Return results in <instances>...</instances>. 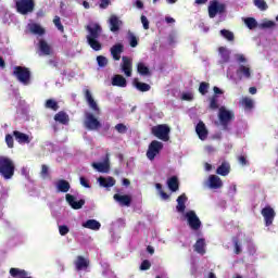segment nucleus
<instances>
[{
    "instance_id": "69168bd1",
    "label": "nucleus",
    "mask_w": 278,
    "mask_h": 278,
    "mask_svg": "<svg viewBox=\"0 0 278 278\" xmlns=\"http://www.w3.org/2000/svg\"><path fill=\"white\" fill-rule=\"evenodd\" d=\"M160 195H161L162 199H164L165 201H166L167 199H170V195H168V193L164 192V190H161Z\"/></svg>"
},
{
    "instance_id": "4c0bfd02",
    "label": "nucleus",
    "mask_w": 278,
    "mask_h": 278,
    "mask_svg": "<svg viewBox=\"0 0 278 278\" xmlns=\"http://www.w3.org/2000/svg\"><path fill=\"white\" fill-rule=\"evenodd\" d=\"M39 49L43 55H51V46L47 43L43 39L39 41Z\"/></svg>"
},
{
    "instance_id": "5fc2aeb1",
    "label": "nucleus",
    "mask_w": 278,
    "mask_h": 278,
    "mask_svg": "<svg viewBox=\"0 0 278 278\" xmlns=\"http://www.w3.org/2000/svg\"><path fill=\"white\" fill-rule=\"evenodd\" d=\"M151 268V262L149 260L142 261L140 270H149Z\"/></svg>"
},
{
    "instance_id": "20e7f679",
    "label": "nucleus",
    "mask_w": 278,
    "mask_h": 278,
    "mask_svg": "<svg viewBox=\"0 0 278 278\" xmlns=\"http://www.w3.org/2000/svg\"><path fill=\"white\" fill-rule=\"evenodd\" d=\"M15 9L22 16H27V14H31L36 9V2L34 0H16Z\"/></svg>"
},
{
    "instance_id": "49530a36",
    "label": "nucleus",
    "mask_w": 278,
    "mask_h": 278,
    "mask_svg": "<svg viewBox=\"0 0 278 278\" xmlns=\"http://www.w3.org/2000/svg\"><path fill=\"white\" fill-rule=\"evenodd\" d=\"M233 247H235V254L240 255L242 253V249L240 248V240L237 237L232 238Z\"/></svg>"
},
{
    "instance_id": "2eb2a0df",
    "label": "nucleus",
    "mask_w": 278,
    "mask_h": 278,
    "mask_svg": "<svg viewBox=\"0 0 278 278\" xmlns=\"http://www.w3.org/2000/svg\"><path fill=\"white\" fill-rule=\"evenodd\" d=\"M113 199H114V201L119 203V205L122 207H129L131 205V197L130 195H127V194L122 195V194L115 193L113 195Z\"/></svg>"
},
{
    "instance_id": "6ab92c4d",
    "label": "nucleus",
    "mask_w": 278,
    "mask_h": 278,
    "mask_svg": "<svg viewBox=\"0 0 278 278\" xmlns=\"http://www.w3.org/2000/svg\"><path fill=\"white\" fill-rule=\"evenodd\" d=\"M75 266H76V270H85L86 268H88V266H90V261L81 255H78L76 257V261L74 262Z\"/></svg>"
},
{
    "instance_id": "864d4df0",
    "label": "nucleus",
    "mask_w": 278,
    "mask_h": 278,
    "mask_svg": "<svg viewBox=\"0 0 278 278\" xmlns=\"http://www.w3.org/2000/svg\"><path fill=\"white\" fill-rule=\"evenodd\" d=\"M68 231H71L68 226H66V225L59 226V233H60V236H66L68 233Z\"/></svg>"
},
{
    "instance_id": "c9c22d12",
    "label": "nucleus",
    "mask_w": 278,
    "mask_h": 278,
    "mask_svg": "<svg viewBox=\"0 0 278 278\" xmlns=\"http://www.w3.org/2000/svg\"><path fill=\"white\" fill-rule=\"evenodd\" d=\"M11 277H20V278H23V277H27V270L25 269H21V268H16V267H12L10 270H9Z\"/></svg>"
},
{
    "instance_id": "412c9836",
    "label": "nucleus",
    "mask_w": 278,
    "mask_h": 278,
    "mask_svg": "<svg viewBox=\"0 0 278 278\" xmlns=\"http://www.w3.org/2000/svg\"><path fill=\"white\" fill-rule=\"evenodd\" d=\"M98 182L100 186H102V188H113V186H116V179H114V177L109 176V177H103L100 176L98 178Z\"/></svg>"
},
{
    "instance_id": "9b49d317",
    "label": "nucleus",
    "mask_w": 278,
    "mask_h": 278,
    "mask_svg": "<svg viewBox=\"0 0 278 278\" xmlns=\"http://www.w3.org/2000/svg\"><path fill=\"white\" fill-rule=\"evenodd\" d=\"M85 99L92 112H94L96 116H99L101 114V109L99 108V104H97V101H94V98H92V93L90 92V89H85Z\"/></svg>"
},
{
    "instance_id": "393cba45",
    "label": "nucleus",
    "mask_w": 278,
    "mask_h": 278,
    "mask_svg": "<svg viewBox=\"0 0 278 278\" xmlns=\"http://www.w3.org/2000/svg\"><path fill=\"white\" fill-rule=\"evenodd\" d=\"M176 201H177V205H176L177 212H179V214H184V212H186V201H188V195H186V193H182L177 198Z\"/></svg>"
},
{
    "instance_id": "dca6fc26",
    "label": "nucleus",
    "mask_w": 278,
    "mask_h": 278,
    "mask_svg": "<svg viewBox=\"0 0 278 278\" xmlns=\"http://www.w3.org/2000/svg\"><path fill=\"white\" fill-rule=\"evenodd\" d=\"M125 51V46L123 43H115L111 49V55L115 62H118L121 60V54Z\"/></svg>"
},
{
    "instance_id": "aec40b11",
    "label": "nucleus",
    "mask_w": 278,
    "mask_h": 278,
    "mask_svg": "<svg viewBox=\"0 0 278 278\" xmlns=\"http://www.w3.org/2000/svg\"><path fill=\"white\" fill-rule=\"evenodd\" d=\"M13 136L18 144H29V142H31V139H29V135L21 132L18 130H14Z\"/></svg>"
},
{
    "instance_id": "4468645a",
    "label": "nucleus",
    "mask_w": 278,
    "mask_h": 278,
    "mask_svg": "<svg viewBox=\"0 0 278 278\" xmlns=\"http://www.w3.org/2000/svg\"><path fill=\"white\" fill-rule=\"evenodd\" d=\"M134 63L129 56L122 58V71L126 77H131Z\"/></svg>"
},
{
    "instance_id": "5701e85b",
    "label": "nucleus",
    "mask_w": 278,
    "mask_h": 278,
    "mask_svg": "<svg viewBox=\"0 0 278 278\" xmlns=\"http://www.w3.org/2000/svg\"><path fill=\"white\" fill-rule=\"evenodd\" d=\"M109 25H110L111 31H113V34H114L116 31H119L121 25H123V22H121V20H118V16L111 15L110 20H109Z\"/></svg>"
},
{
    "instance_id": "473e14b6",
    "label": "nucleus",
    "mask_w": 278,
    "mask_h": 278,
    "mask_svg": "<svg viewBox=\"0 0 278 278\" xmlns=\"http://www.w3.org/2000/svg\"><path fill=\"white\" fill-rule=\"evenodd\" d=\"M218 51L223 64H227V62H229L231 59V51H229L226 47H219Z\"/></svg>"
},
{
    "instance_id": "1a4fd4ad",
    "label": "nucleus",
    "mask_w": 278,
    "mask_h": 278,
    "mask_svg": "<svg viewBox=\"0 0 278 278\" xmlns=\"http://www.w3.org/2000/svg\"><path fill=\"white\" fill-rule=\"evenodd\" d=\"M163 149H164V143L157 140L151 141L147 151L148 160L153 162V160H155V156L160 155V151H162Z\"/></svg>"
},
{
    "instance_id": "a211bd4d",
    "label": "nucleus",
    "mask_w": 278,
    "mask_h": 278,
    "mask_svg": "<svg viewBox=\"0 0 278 278\" xmlns=\"http://www.w3.org/2000/svg\"><path fill=\"white\" fill-rule=\"evenodd\" d=\"M92 167L98 170V173H110V157H105L102 163H92Z\"/></svg>"
},
{
    "instance_id": "052dcab7",
    "label": "nucleus",
    "mask_w": 278,
    "mask_h": 278,
    "mask_svg": "<svg viewBox=\"0 0 278 278\" xmlns=\"http://www.w3.org/2000/svg\"><path fill=\"white\" fill-rule=\"evenodd\" d=\"M141 23L143 25V29H149V18H147V16L141 15Z\"/></svg>"
},
{
    "instance_id": "338daca9",
    "label": "nucleus",
    "mask_w": 278,
    "mask_h": 278,
    "mask_svg": "<svg viewBox=\"0 0 278 278\" xmlns=\"http://www.w3.org/2000/svg\"><path fill=\"white\" fill-rule=\"evenodd\" d=\"M213 92H214L215 97H217L216 94H223V91L218 87H214Z\"/></svg>"
},
{
    "instance_id": "a878e982",
    "label": "nucleus",
    "mask_w": 278,
    "mask_h": 278,
    "mask_svg": "<svg viewBox=\"0 0 278 278\" xmlns=\"http://www.w3.org/2000/svg\"><path fill=\"white\" fill-rule=\"evenodd\" d=\"M112 86H117L118 88H127V79L121 74H116L112 78Z\"/></svg>"
},
{
    "instance_id": "0e129e2a",
    "label": "nucleus",
    "mask_w": 278,
    "mask_h": 278,
    "mask_svg": "<svg viewBox=\"0 0 278 278\" xmlns=\"http://www.w3.org/2000/svg\"><path fill=\"white\" fill-rule=\"evenodd\" d=\"M182 99L184 101H192V93H184Z\"/></svg>"
},
{
    "instance_id": "e2e57ef3",
    "label": "nucleus",
    "mask_w": 278,
    "mask_h": 278,
    "mask_svg": "<svg viewBox=\"0 0 278 278\" xmlns=\"http://www.w3.org/2000/svg\"><path fill=\"white\" fill-rule=\"evenodd\" d=\"M236 60L237 62H239V64L247 62V58L244 56V54H236Z\"/></svg>"
},
{
    "instance_id": "774afa93",
    "label": "nucleus",
    "mask_w": 278,
    "mask_h": 278,
    "mask_svg": "<svg viewBox=\"0 0 278 278\" xmlns=\"http://www.w3.org/2000/svg\"><path fill=\"white\" fill-rule=\"evenodd\" d=\"M136 5L139 10H142V8H144V3L141 0H137Z\"/></svg>"
},
{
    "instance_id": "f704fd0d",
    "label": "nucleus",
    "mask_w": 278,
    "mask_h": 278,
    "mask_svg": "<svg viewBox=\"0 0 278 278\" xmlns=\"http://www.w3.org/2000/svg\"><path fill=\"white\" fill-rule=\"evenodd\" d=\"M56 189L59 190V192H68V190H71V182H68L65 179H60L56 182Z\"/></svg>"
},
{
    "instance_id": "13d9d810",
    "label": "nucleus",
    "mask_w": 278,
    "mask_h": 278,
    "mask_svg": "<svg viewBox=\"0 0 278 278\" xmlns=\"http://www.w3.org/2000/svg\"><path fill=\"white\" fill-rule=\"evenodd\" d=\"M41 177H49V166L41 165Z\"/></svg>"
},
{
    "instance_id": "39448f33",
    "label": "nucleus",
    "mask_w": 278,
    "mask_h": 278,
    "mask_svg": "<svg viewBox=\"0 0 278 278\" xmlns=\"http://www.w3.org/2000/svg\"><path fill=\"white\" fill-rule=\"evenodd\" d=\"M152 134L159 140H163V142H168L170 140V127H168L166 124L153 126Z\"/></svg>"
},
{
    "instance_id": "6e6d98bb",
    "label": "nucleus",
    "mask_w": 278,
    "mask_h": 278,
    "mask_svg": "<svg viewBox=\"0 0 278 278\" xmlns=\"http://www.w3.org/2000/svg\"><path fill=\"white\" fill-rule=\"evenodd\" d=\"M110 3H112V1L110 0H100L99 8L101 10H108V8L110 7Z\"/></svg>"
},
{
    "instance_id": "a19ab883",
    "label": "nucleus",
    "mask_w": 278,
    "mask_h": 278,
    "mask_svg": "<svg viewBox=\"0 0 278 278\" xmlns=\"http://www.w3.org/2000/svg\"><path fill=\"white\" fill-rule=\"evenodd\" d=\"M244 24L250 29H255V27H257V21L254 17H247Z\"/></svg>"
},
{
    "instance_id": "37998d69",
    "label": "nucleus",
    "mask_w": 278,
    "mask_h": 278,
    "mask_svg": "<svg viewBox=\"0 0 278 278\" xmlns=\"http://www.w3.org/2000/svg\"><path fill=\"white\" fill-rule=\"evenodd\" d=\"M210 110H218V96H212L208 104Z\"/></svg>"
},
{
    "instance_id": "ddd939ff",
    "label": "nucleus",
    "mask_w": 278,
    "mask_h": 278,
    "mask_svg": "<svg viewBox=\"0 0 278 278\" xmlns=\"http://www.w3.org/2000/svg\"><path fill=\"white\" fill-rule=\"evenodd\" d=\"M65 200L71 205L72 210H81L84 205H86V200L80 199L79 201H75V195L67 193L65 195Z\"/></svg>"
},
{
    "instance_id": "7c9ffc66",
    "label": "nucleus",
    "mask_w": 278,
    "mask_h": 278,
    "mask_svg": "<svg viewBox=\"0 0 278 278\" xmlns=\"http://www.w3.org/2000/svg\"><path fill=\"white\" fill-rule=\"evenodd\" d=\"M137 73H139V75L142 77L151 76V70H149V66H147L144 62L137 63Z\"/></svg>"
},
{
    "instance_id": "a18cd8bd",
    "label": "nucleus",
    "mask_w": 278,
    "mask_h": 278,
    "mask_svg": "<svg viewBox=\"0 0 278 278\" xmlns=\"http://www.w3.org/2000/svg\"><path fill=\"white\" fill-rule=\"evenodd\" d=\"M254 5L262 11L268 10V4L265 0H254Z\"/></svg>"
},
{
    "instance_id": "6e6552de",
    "label": "nucleus",
    "mask_w": 278,
    "mask_h": 278,
    "mask_svg": "<svg viewBox=\"0 0 278 278\" xmlns=\"http://www.w3.org/2000/svg\"><path fill=\"white\" fill-rule=\"evenodd\" d=\"M227 7L225 3H219L218 0H213L208 4L210 18H216L217 14H225Z\"/></svg>"
},
{
    "instance_id": "e433bc0d",
    "label": "nucleus",
    "mask_w": 278,
    "mask_h": 278,
    "mask_svg": "<svg viewBox=\"0 0 278 278\" xmlns=\"http://www.w3.org/2000/svg\"><path fill=\"white\" fill-rule=\"evenodd\" d=\"M46 110H52V112H58L60 110V104L54 99H48L45 103Z\"/></svg>"
},
{
    "instance_id": "79ce46f5",
    "label": "nucleus",
    "mask_w": 278,
    "mask_h": 278,
    "mask_svg": "<svg viewBox=\"0 0 278 278\" xmlns=\"http://www.w3.org/2000/svg\"><path fill=\"white\" fill-rule=\"evenodd\" d=\"M128 40H129V45L132 49H136V47H138V37H136V35H134V33H131V31L128 33Z\"/></svg>"
},
{
    "instance_id": "f257e3e1",
    "label": "nucleus",
    "mask_w": 278,
    "mask_h": 278,
    "mask_svg": "<svg viewBox=\"0 0 278 278\" xmlns=\"http://www.w3.org/2000/svg\"><path fill=\"white\" fill-rule=\"evenodd\" d=\"M85 29L88 31V35L86 36L87 45H89L93 51H101L103 49V45L99 41L101 34H103L101 25L93 23L85 26Z\"/></svg>"
},
{
    "instance_id": "603ef678",
    "label": "nucleus",
    "mask_w": 278,
    "mask_h": 278,
    "mask_svg": "<svg viewBox=\"0 0 278 278\" xmlns=\"http://www.w3.org/2000/svg\"><path fill=\"white\" fill-rule=\"evenodd\" d=\"M115 129L118 134H127V126L123 123L116 124Z\"/></svg>"
},
{
    "instance_id": "f03ea898",
    "label": "nucleus",
    "mask_w": 278,
    "mask_h": 278,
    "mask_svg": "<svg viewBox=\"0 0 278 278\" xmlns=\"http://www.w3.org/2000/svg\"><path fill=\"white\" fill-rule=\"evenodd\" d=\"M16 170L14 161L8 156H0V175L3 179H12Z\"/></svg>"
},
{
    "instance_id": "f3484780",
    "label": "nucleus",
    "mask_w": 278,
    "mask_h": 278,
    "mask_svg": "<svg viewBox=\"0 0 278 278\" xmlns=\"http://www.w3.org/2000/svg\"><path fill=\"white\" fill-rule=\"evenodd\" d=\"M195 134H198V138L201 140H207L208 131L207 127H205V123L199 122L195 126Z\"/></svg>"
},
{
    "instance_id": "09e8293b",
    "label": "nucleus",
    "mask_w": 278,
    "mask_h": 278,
    "mask_svg": "<svg viewBox=\"0 0 278 278\" xmlns=\"http://www.w3.org/2000/svg\"><path fill=\"white\" fill-rule=\"evenodd\" d=\"M5 143L9 149H14V137L10 134L5 135Z\"/></svg>"
},
{
    "instance_id": "9d476101",
    "label": "nucleus",
    "mask_w": 278,
    "mask_h": 278,
    "mask_svg": "<svg viewBox=\"0 0 278 278\" xmlns=\"http://www.w3.org/2000/svg\"><path fill=\"white\" fill-rule=\"evenodd\" d=\"M185 217L192 231H199L201 229V219L194 211H188Z\"/></svg>"
},
{
    "instance_id": "bb28decb",
    "label": "nucleus",
    "mask_w": 278,
    "mask_h": 278,
    "mask_svg": "<svg viewBox=\"0 0 278 278\" xmlns=\"http://www.w3.org/2000/svg\"><path fill=\"white\" fill-rule=\"evenodd\" d=\"M229 173H231V165H229L227 162H223L216 169V174L220 175L222 177H227Z\"/></svg>"
},
{
    "instance_id": "0eeeda50",
    "label": "nucleus",
    "mask_w": 278,
    "mask_h": 278,
    "mask_svg": "<svg viewBox=\"0 0 278 278\" xmlns=\"http://www.w3.org/2000/svg\"><path fill=\"white\" fill-rule=\"evenodd\" d=\"M218 118L222 127L228 129L229 123L236 118L232 111L227 110L225 106L219 108Z\"/></svg>"
},
{
    "instance_id": "de8ad7c7",
    "label": "nucleus",
    "mask_w": 278,
    "mask_h": 278,
    "mask_svg": "<svg viewBox=\"0 0 278 278\" xmlns=\"http://www.w3.org/2000/svg\"><path fill=\"white\" fill-rule=\"evenodd\" d=\"M53 24L59 29V31H61V34H64V25H62V21L60 20V16H55L53 18Z\"/></svg>"
},
{
    "instance_id": "8fccbe9b",
    "label": "nucleus",
    "mask_w": 278,
    "mask_h": 278,
    "mask_svg": "<svg viewBox=\"0 0 278 278\" xmlns=\"http://www.w3.org/2000/svg\"><path fill=\"white\" fill-rule=\"evenodd\" d=\"M207 90H210V85L208 83H201L200 86H199V92L200 94H205L207 92Z\"/></svg>"
},
{
    "instance_id": "72a5a7b5",
    "label": "nucleus",
    "mask_w": 278,
    "mask_h": 278,
    "mask_svg": "<svg viewBox=\"0 0 278 278\" xmlns=\"http://www.w3.org/2000/svg\"><path fill=\"white\" fill-rule=\"evenodd\" d=\"M134 86L139 92H149L151 90V85L147 83H141L138 80V78L134 79Z\"/></svg>"
},
{
    "instance_id": "680f3d73",
    "label": "nucleus",
    "mask_w": 278,
    "mask_h": 278,
    "mask_svg": "<svg viewBox=\"0 0 278 278\" xmlns=\"http://www.w3.org/2000/svg\"><path fill=\"white\" fill-rule=\"evenodd\" d=\"M80 185L84 188H90V182H88V179H86V177H84V176L80 177Z\"/></svg>"
},
{
    "instance_id": "cd10ccee",
    "label": "nucleus",
    "mask_w": 278,
    "mask_h": 278,
    "mask_svg": "<svg viewBox=\"0 0 278 278\" xmlns=\"http://www.w3.org/2000/svg\"><path fill=\"white\" fill-rule=\"evenodd\" d=\"M85 229H91L92 231H99L101 229V223L97 219H88L83 224Z\"/></svg>"
},
{
    "instance_id": "58836bf2",
    "label": "nucleus",
    "mask_w": 278,
    "mask_h": 278,
    "mask_svg": "<svg viewBox=\"0 0 278 278\" xmlns=\"http://www.w3.org/2000/svg\"><path fill=\"white\" fill-rule=\"evenodd\" d=\"M30 31H31V34H36L37 36H43L45 28H42V26H40L38 24H31Z\"/></svg>"
},
{
    "instance_id": "c85d7f7f",
    "label": "nucleus",
    "mask_w": 278,
    "mask_h": 278,
    "mask_svg": "<svg viewBox=\"0 0 278 278\" xmlns=\"http://www.w3.org/2000/svg\"><path fill=\"white\" fill-rule=\"evenodd\" d=\"M205 247H206L205 240L203 238H200L194 243L193 249L195 253H199V255H205L206 253Z\"/></svg>"
},
{
    "instance_id": "3c124183",
    "label": "nucleus",
    "mask_w": 278,
    "mask_h": 278,
    "mask_svg": "<svg viewBox=\"0 0 278 278\" xmlns=\"http://www.w3.org/2000/svg\"><path fill=\"white\" fill-rule=\"evenodd\" d=\"M97 62H98V65L100 66V67H105V66H108V58H105V56H103V55H99V56H97Z\"/></svg>"
},
{
    "instance_id": "2f4dec72",
    "label": "nucleus",
    "mask_w": 278,
    "mask_h": 278,
    "mask_svg": "<svg viewBox=\"0 0 278 278\" xmlns=\"http://www.w3.org/2000/svg\"><path fill=\"white\" fill-rule=\"evenodd\" d=\"M167 187L172 192H177V190H179V178H177V176H172L168 178Z\"/></svg>"
},
{
    "instance_id": "c03bdc74",
    "label": "nucleus",
    "mask_w": 278,
    "mask_h": 278,
    "mask_svg": "<svg viewBox=\"0 0 278 278\" xmlns=\"http://www.w3.org/2000/svg\"><path fill=\"white\" fill-rule=\"evenodd\" d=\"M220 36H223L224 38H226V40H229L230 42L235 40L233 33L227 29H222Z\"/></svg>"
},
{
    "instance_id": "7ed1b4c3",
    "label": "nucleus",
    "mask_w": 278,
    "mask_h": 278,
    "mask_svg": "<svg viewBox=\"0 0 278 278\" xmlns=\"http://www.w3.org/2000/svg\"><path fill=\"white\" fill-rule=\"evenodd\" d=\"M13 75L20 84H23V86H29L31 83V72L29 71V67L15 66L13 68Z\"/></svg>"
},
{
    "instance_id": "f8f14e48",
    "label": "nucleus",
    "mask_w": 278,
    "mask_h": 278,
    "mask_svg": "<svg viewBox=\"0 0 278 278\" xmlns=\"http://www.w3.org/2000/svg\"><path fill=\"white\" fill-rule=\"evenodd\" d=\"M261 214L265 220V226L270 227V225H273V220H275V210L270 206H265L262 208Z\"/></svg>"
},
{
    "instance_id": "c756f323",
    "label": "nucleus",
    "mask_w": 278,
    "mask_h": 278,
    "mask_svg": "<svg viewBox=\"0 0 278 278\" xmlns=\"http://www.w3.org/2000/svg\"><path fill=\"white\" fill-rule=\"evenodd\" d=\"M208 184L210 188H212L213 190H218V188L223 186V180H220V177L216 175H211L208 177Z\"/></svg>"
},
{
    "instance_id": "bf43d9fd",
    "label": "nucleus",
    "mask_w": 278,
    "mask_h": 278,
    "mask_svg": "<svg viewBox=\"0 0 278 278\" xmlns=\"http://www.w3.org/2000/svg\"><path fill=\"white\" fill-rule=\"evenodd\" d=\"M238 162L241 164V166H247L249 164V161H247V156L244 155L238 156Z\"/></svg>"
},
{
    "instance_id": "4d7b16f0",
    "label": "nucleus",
    "mask_w": 278,
    "mask_h": 278,
    "mask_svg": "<svg viewBox=\"0 0 278 278\" xmlns=\"http://www.w3.org/2000/svg\"><path fill=\"white\" fill-rule=\"evenodd\" d=\"M261 27H263V29H270L271 27H275V22L273 21H267L261 24Z\"/></svg>"
},
{
    "instance_id": "b1692460",
    "label": "nucleus",
    "mask_w": 278,
    "mask_h": 278,
    "mask_svg": "<svg viewBox=\"0 0 278 278\" xmlns=\"http://www.w3.org/2000/svg\"><path fill=\"white\" fill-rule=\"evenodd\" d=\"M55 123H60L61 125H68L71 123V117L66 112L60 111L54 115Z\"/></svg>"
},
{
    "instance_id": "ea45409f",
    "label": "nucleus",
    "mask_w": 278,
    "mask_h": 278,
    "mask_svg": "<svg viewBox=\"0 0 278 278\" xmlns=\"http://www.w3.org/2000/svg\"><path fill=\"white\" fill-rule=\"evenodd\" d=\"M241 105L244 106V110H253V100L245 97L241 100Z\"/></svg>"
},
{
    "instance_id": "4be33fe9",
    "label": "nucleus",
    "mask_w": 278,
    "mask_h": 278,
    "mask_svg": "<svg viewBox=\"0 0 278 278\" xmlns=\"http://www.w3.org/2000/svg\"><path fill=\"white\" fill-rule=\"evenodd\" d=\"M237 75L239 79H242L244 77L245 79H251V66L249 65H239L237 70Z\"/></svg>"
},
{
    "instance_id": "423d86ee",
    "label": "nucleus",
    "mask_w": 278,
    "mask_h": 278,
    "mask_svg": "<svg viewBox=\"0 0 278 278\" xmlns=\"http://www.w3.org/2000/svg\"><path fill=\"white\" fill-rule=\"evenodd\" d=\"M84 125H85L86 129H88L89 131H99V129H101V127H102L99 118H97L94 116V114H92L90 112L85 113Z\"/></svg>"
}]
</instances>
